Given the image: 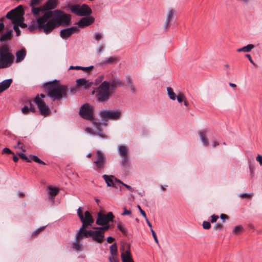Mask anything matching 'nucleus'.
Returning <instances> with one entry per match:
<instances>
[{
	"mask_svg": "<svg viewBox=\"0 0 262 262\" xmlns=\"http://www.w3.org/2000/svg\"><path fill=\"white\" fill-rule=\"evenodd\" d=\"M57 2L58 0H48L43 5V8L48 11L36 19V28L47 34L62 24L68 25L71 21L70 15L61 10L50 11L56 7Z\"/></svg>",
	"mask_w": 262,
	"mask_h": 262,
	"instance_id": "f257e3e1",
	"label": "nucleus"
},
{
	"mask_svg": "<svg viewBox=\"0 0 262 262\" xmlns=\"http://www.w3.org/2000/svg\"><path fill=\"white\" fill-rule=\"evenodd\" d=\"M44 88L48 96L54 100H60L67 94V87L57 80L46 83Z\"/></svg>",
	"mask_w": 262,
	"mask_h": 262,
	"instance_id": "f03ea898",
	"label": "nucleus"
},
{
	"mask_svg": "<svg viewBox=\"0 0 262 262\" xmlns=\"http://www.w3.org/2000/svg\"><path fill=\"white\" fill-rule=\"evenodd\" d=\"M123 84L119 79H114L111 82L107 81L103 82L98 89L97 98L100 101L107 100L111 94V90H113L115 87L122 86Z\"/></svg>",
	"mask_w": 262,
	"mask_h": 262,
	"instance_id": "7ed1b4c3",
	"label": "nucleus"
},
{
	"mask_svg": "<svg viewBox=\"0 0 262 262\" xmlns=\"http://www.w3.org/2000/svg\"><path fill=\"white\" fill-rule=\"evenodd\" d=\"M14 58L7 45L0 47V69L10 67L13 62Z\"/></svg>",
	"mask_w": 262,
	"mask_h": 262,
	"instance_id": "20e7f679",
	"label": "nucleus"
},
{
	"mask_svg": "<svg viewBox=\"0 0 262 262\" xmlns=\"http://www.w3.org/2000/svg\"><path fill=\"white\" fill-rule=\"evenodd\" d=\"M24 14V10L22 6L20 5L15 9L12 10L9 12L6 17L10 19L13 24H16L18 27L20 26L22 28L26 27V25L23 23Z\"/></svg>",
	"mask_w": 262,
	"mask_h": 262,
	"instance_id": "39448f33",
	"label": "nucleus"
},
{
	"mask_svg": "<svg viewBox=\"0 0 262 262\" xmlns=\"http://www.w3.org/2000/svg\"><path fill=\"white\" fill-rule=\"evenodd\" d=\"M92 160L95 166L94 168L100 171L104 168L106 163L105 155L100 151L97 150L93 153Z\"/></svg>",
	"mask_w": 262,
	"mask_h": 262,
	"instance_id": "423d86ee",
	"label": "nucleus"
},
{
	"mask_svg": "<svg viewBox=\"0 0 262 262\" xmlns=\"http://www.w3.org/2000/svg\"><path fill=\"white\" fill-rule=\"evenodd\" d=\"M70 8L71 12L77 16H87L92 13L91 9L86 4L72 5L70 6Z\"/></svg>",
	"mask_w": 262,
	"mask_h": 262,
	"instance_id": "0eeeda50",
	"label": "nucleus"
},
{
	"mask_svg": "<svg viewBox=\"0 0 262 262\" xmlns=\"http://www.w3.org/2000/svg\"><path fill=\"white\" fill-rule=\"evenodd\" d=\"M77 213L82 223L83 228H87L88 226H91L94 223V220L89 211H85L83 215L81 208H79L77 210Z\"/></svg>",
	"mask_w": 262,
	"mask_h": 262,
	"instance_id": "6e6552de",
	"label": "nucleus"
},
{
	"mask_svg": "<svg viewBox=\"0 0 262 262\" xmlns=\"http://www.w3.org/2000/svg\"><path fill=\"white\" fill-rule=\"evenodd\" d=\"M45 94H41L40 97L37 96L34 100V101L37 104V107L40 112V114L44 116L49 114L50 111L49 107L46 105L42 99L45 97Z\"/></svg>",
	"mask_w": 262,
	"mask_h": 262,
	"instance_id": "1a4fd4ad",
	"label": "nucleus"
},
{
	"mask_svg": "<svg viewBox=\"0 0 262 262\" xmlns=\"http://www.w3.org/2000/svg\"><path fill=\"white\" fill-rule=\"evenodd\" d=\"M93 107L86 103L82 105L80 107L79 115L85 119L92 120L93 119Z\"/></svg>",
	"mask_w": 262,
	"mask_h": 262,
	"instance_id": "9d476101",
	"label": "nucleus"
},
{
	"mask_svg": "<svg viewBox=\"0 0 262 262\" xmlns=\"http://www.w3.org/2000/svg\"><path fill=\"white\" fill-rule=\"evenodd\" d=\"M114 217V216L111 212L107 213L106 214L100 212L98 213L96 224L98 225H105L110 222L113 221Z\"/></svg>",
	"mask_w": 262,
	"mask_h": 262,
	"instance_id": "9b49d317",
	"label": "nucleus"
},
{
	"mask_svg": "<svg viewBox=\"0 0 262 262\" xmlns=\"http://www.w3.org/2000/svg\"><path fill=\"white\" fill-rule=\"evenodd\" d=\"M121 113L118 111H103L101 112L100 116L105 120L108 119L117 120L119 118Z\"/></svg>",
	"mask_w": 262,
	"mask_h": 262,
	"instance_id": "f8f14e48",
	"label": "nucleus"
},
{
	"mask_svg": "<svg viewBox=\"0 0 262 262\" xmlns=\"http://www.w3.org/2000/svg\"><path fill=\"white\" fill-rule=\"evenodd\" d=\"M89 236L92 237L94 241L102 243L104 239V235L101 232V231L97 229L96 230H89Z\"/></svg>",
	"mask_w": 262,
	"mask_h": 262,
	"instance_id": "ddd939ff",
	"label": "nucleus"
},
{
	"mask_svg": "<svg viewBox=\"0 0 262 262\" xmlns=\"http://www.w3.org/2000/svg\"><path fill=\"white\" fill-rule=\"evenodd\" d=\"M176 13V10L172 8L168 9L166 13V19L164 25V28L165 30H168L170 26V23L173 19Z\"/></svg>",
	"mask_w": 262,
	"mask_h": 262,
	"instance_id": "4468645a",
	"label": "nucleus"
},
{
	"mask_svg": "<svg viewBox=\"0 0 262 262\" xmlns=\"http://www.w3.org/2000/svg\"><path fill=\"white\" fill-rule=\"evenodd\" d=\"M79 31L77 27H72L69 28L62 30L60 31V36L63 39H67L70 37L72 34Z\"/></svg>",
	"mask_w": 262,
	"mask_h": 262,
	"instance_id": "2eb2a0df",
	"label": "nucleus"
},
{
	"mask_svg": "<svg viewBox=\"0 0 262 262\" xmlns=\"http://www.w3.org/2000/svg\"><path fill=\"white\" fill-rule=\"evenodd\" d=\"M110 252L111 256L109 257L110 262H119L118 257V249L117 244H113L110 247Z\"/></svg>",
	"mask_w": 262,
	"mask_h": 262,
	"instance_id": "dca6fc26",
	"label": "nucleus"
},
{
	"mask_svg": "<svg viewBox=\"0 0 262 262\" xmlns=\"http://www.w3.org/2000/svg\"><path fill=\"white\" fill-rule=\"evenodd\" d=\"M20 158L23 160H26L28 162H31L32 161H34L36 163H37L39 164L46 165V163L39 159L37 156L34 155H31L30 156V159H29L24 154L20 153L18 154Z\"/></svg>",
	"mask_w": 262,
	"mask_h": 262,
	"instance_id": "f3484780",
	"label": "nucleus"
},
{
	"mask_svg": "<svg viewBox=\"0 0 262 262\" xmlns=\"http://www.w3.org/2000/svg\"><path fill=\"white\" fill-rule=\"evenodd\" d=\"M94 21V18L93 17H85L81 18L77 23L78 26L80 28H83L88 26Z\"/></svg>",
	"mask_w": 262,
	"mask_h": 262,
	"instance_id": "a211bd4d",
	"label": "nucleus"
},
{
	"mask_svg": "<svg viewBox=\"0 0 262 262\" xmlns=\"http://www.w3.org/2000/svg\"><path fill=\"white\" fill-rule=\"evenodd\" d=\"M92 82H90L88 80L84 78H80L76 80V85L78 87H83L85 89H88L91 86Z\"/></svg>",
	"mask_w": 262,
	"mask_h": 262,
	"instance_id": "6ab92c4d",
	"label": "nucleus"
},
{
	"mask_svg": "<svg viewBox=\"0 0 262 262\" xmlns=\"http://www.w3.org/2000/svg\"><path fill=\"white\" fill-rule=\"evenodd\" d=\"M103 178L105 181L108 186H115V182L117 181L118 183H121V181L119 180L116 179L114 176L107 175H103Z\"/></svg>",
	"mask_w": 262,
	"mask_h": 262,
	"instance_id": "aec40b11",
	"label": "nucleus"
},
{
	"mask_svg": "<svg viewBox=\"0 0 262 262\" xmlns=\"http://www.w3.org/2000/svg\"><path fill=\"white\" fill-rule=\"evenodd\" d=\"M86 228H83V226L80 228L79 232L77 233L76 239L77 240H81L84 237H89V230H85Z\"/></svg>",
	"mask_w": 262,
	"mask_h": 262,
	"instance_id": "412c9836",
	"label": "nucleus"
},
{
	"mask_svg": "<svg viewBox=\"0 0 262 262\" xmlns=\"http://www.w3.org/2000/svg\"><path fill=\"white\" fill-rule=\"evenodd\" d=\"M121 258L122 262H134L129 250L121 253Z\"/></svg>",
	"mask_w": 262,
	"mask_h": 262,
	"instance_id": "4be33fe9",
	"label": "nucleus"
},
{
	"mask_svg": "<svg viewBox=\"0 0 262 262\" xmlns=\"http://www.w3.org/2000/svg\"><path fill=\"white\" fill-rule=\"evenodd\" d=\"M22 113L25 114H28L30 112H35V108L32 105L31 102L30 101L28 102L27 105H25L21 109Z\"/></svg>",
	"mask_w": 262,
	"mask_h": 262,
	"instance_id": "5701e85b",
	"label": "nucleus"
},
{
	"mask_svg": "<svg viewBox=\"0 0 262 262\" xmlns=\"http://www.w3.org/2000/svg\"><path fill=\"white\" fill-rule=\"evenodd\" d=\"M208 131L206 129L200 130L199 134L204 146H207L209 144L208 139L206 137Z\"/></svg>",
	"mask_w": 262,
	"mask_h": 262,
	"instance_id": "b1692460",
	"label": "nucleus"
},
{
	"mask_svg": "<svg viewBox=\"0 0 262 262\" xmlns=\"http://www.w3.org/2000/svg\"><path fill=\"white\" fill-rule=\"evenodd\" d=\"M12 82L11 79L5 80L0 83V93L8 89Z\"/></svg>",
	"mask_w": 262,
	"mask_h": 262,
	"instance_id": "393cba45",
	"label": "nucleus"
},
{
	"mask_svg": "<svg viewBox=\"0 0 262 262\" xmlns=\"http://www.w3.org/2000/svg\"><path fill=\"white\" fill-rule=\"evenodd\" d=\"M26 55V52L25 49H21L20 50L18 51L16 53V62H19L21 61L25 57Z\"/></svg>",
	"mask_w": 262,
	"mask_h": 262,
	"instance_id": "a878e982",
	"label": "nucleus"
},
{
	"mask_svg": "<svg viewBox=\"0 0 262 262\" xmlns=\"http://www.w3.org/2000/svg\"><path fill=\"white\" fill-rule=\"evenodd\" d=\"M12 30H10L7 31V32L3 33L0 37V41H6L11 39L12 35Z\"/></svg>",
	"mask_w": 262,
	"mask_h": 262,
	"instance_id": "bb28decb",
	"label": "nucleus"
},
{
	"mask_svg": "<svg viewBox=\"0 0 262 262\" xmlns=\"http://www.w3.org/2000/svg\"><path fill=\"white\" fill-rule=\"evenodd\" d=\"M45 11V9L43 8V6L41 7H31V12L34 16H37L40 15L41 13H42Z\"/></svg>",
	"mask_w": 262,
	"mask_h": 262,
	"instance_id": "cd10ccee",
	"label": "nucleus"
},
{
	"mask_svg": "<svg viewBox=\"0 0 262 262\" xmlns=\"http://www.w3.org/2000/svg\"><path fill=\"white\" fill-rule=\"evenodd\" d=\"M119 153L121 157L128 156V149L124 145H121L119 147Z\"/></svg>",
	"mask_w": 262,
	"mask_h": 262,
	"instance_id": "c85d7f7f",
	"label": "nucleus"
},
{
	"mask_svg": "<svg viewBox=\"0 0 262 262\" xmlns=\"http://www.w3.org/2000/svg\"><path fill=\"white\" fill-rule=\"evenodd\" d=\"M49 193L50 195L51 196L52 199L54 200L55 196L58 194L59 192V189L56 187H53L52 186H49L48 187Z\"/></svg>",
	"mask_w": 262,
	"mask_h": 262,
	"instance_id": "c756f323",
	"label": "nucleus"
},
{
	"mask_svg": "<svg viewBox=\"0 0 262 262\" xmlns=\"http://www.w3.org/2000/svg\"><path fill=\"white\" fill-rule=\"evenodd\" d=\"M254 45H253L252 44H249V45H248L247 46H245L243 48L238 49L237 50V52H249L252 49H253L254 48Z\"/></svg>",
	"mask_w": 262,
	"mask_h": 262,
	"instance_id": "7c9ffc66",
	"label": "nucleus"
},
{
	"mask_svg": "<svg viewBox=\"0 0 262 262\" xmlns=\"http://www.w3.org/2000/svg\"><path fill=\"white\" fill-rule=\"evenodd\" d=\"M167 90L169 98L172 100H175L176 98V95L173 92L172 89L170 87H168Z\"/></svg>",
	"mask_w": 262,
	"mask_h": 262,
	"instance_id": "2f4dec72",
	"label": "nucleus"
},
{
	"mask_svg": "<svg viewBox=\"0 0 262 262\" xmlns=\"http://www.w3.org/2000/svg\"><path fill=\"white\" fill-rule=\"evenodd\" d=\"M122 161L121 164L123 167L129 166V158L128 156L121 157Z\"/></svg>",
	"mask_w": 262,
	"mask_h": 262,
	"instance_id": "473e14b6",
	"label": "nucleus"
},
{
	"mask_svg": "<svg viewBox=\"0 0 262 262\" xmlns=\"http://www.w3.org/2000/svg\"><path fill=\"white\" fill-rule=\"evenodd\" d=\"M244 228L242 226H236L234 227L233 233L235 234H239L243 231Z\"/></svg>",
	"mask_w": 262,
	"mask_h": 262,
	"instance_id": "72a5a7b5",
	"label": "nucleus"
},
{
	"mask_svg": "<svg viewBox=\"0 0 262 262\" xmlns=\"http://www.w3.org/2000/svg\"><path fill=\"white\" fill-rule=\"evenodd\" d=\"M81 240H77L76 239V241L75 243L73 244L72 245V248L73 249L78 251L80 250L81 249V245L80 244V242Z\"/></svg>",
	"mask_w": 262,
	"mask_h": 262,
	"instance_id": "f704fd0d",
	"label": "nucleus"
},
{
	"mask_svg": "<svg viewBox=\"0 0 262 262\" xmlns=\"http://www.w3.org/2000/svg\"><path fill=\"white\" fill-rule=\"evenodd\" d=\"M118 229L122 232L124 235H126L127 233V230L124 227L122 223H119L117 225Z\"/></svg>",
	"mask_w": 262,
	"mask_h": 262,
	"instance_id": "c9c22d12",
	"label": "nucleus"
},
{
	"mask_svg": "<svg viewBox=\"0 0 262 262\" xmlns=\"http://www.w3.org/2000/svg\"><path fill=\"white\" fill-rule=\"evenodd\" d=\"M103 226H104L102 227L97 228L96 229H98L99 231H101V232L102 233V234L104 235V232L110 228V225L108 224H106V225H103Z\"/></svg>",
	"mask_w": 262,
	"mask_h": 262,
	"instance_id": "e433bc0d",
	"label": "nucleus"
},
{
	"mask_svg": "<svg viewBox=\"0 0 262 262\" xmlns=\"http://www.w3.org/2000/svg\"><path fill=\"white\" fill-rule=\"evenodd\" d=\"M41 0H31L30 6L31 7H36L39 5Z\"/></svg>",
	"mask_w": 262,
	"mask_h": 262,
	"instance_id": "4c0bfd02",
	"label": "nucleus"
},
{
	"mask_svg": "<svg viewBox=\"0 0 262 262\" xmlns=\"http://www.w3.org/2000/svg\"><path fill=\"white\" fill-rule=\"evenodd\" d=\"M118 61V59L117 57H110L107 60H106L104 63H112L114 62H116Z\"/></svg>",
	"mask_w": 262,
	"mask_h": 262,
	"instance_id": "58836bf2",
	"label": "nucleus"
},
{
	"mask_svg": "<svg viewBox=\"0 0 262 262\" xmlns=\"http://www.w3.org/2000/svg\"><path fill=\"white\" fill-rule=\"evenodd\" d=\"M127 82L128 84L129 85V86L131 89V90L133 92H135V89L134 85L133 84L132 79L130 77H128L127 78Z\"/></svg>",
	"mask_w": 262,
	"mask_h": 262,
	"instance_id": "ea45409f",
	"label": "nucleus"
},
{
	"mask_svg": "<svg viewBox=\"0 0 262 262\" xmlns=\"http://www.w3.org/2000/svg\"><path fill=\"white\" fill-rule=\"evenodd\" d=\"M177 100L179 102H182L184 101V100L185 99V96L183 94H179L177 97Z\"/></svg>",
	"mask_w": 262,
	"mask_h": 262,
	"instance_id": "a19ab883",
	"label": "nucleus"
},
{
	"mask_svg": "<svg viewBox=\"0 0 262 262\" xmlns=\"http://www.w3.org/2000/svg\"><path fill=\"white\" fill-rule=\"evenodd\" d=\"M203 227L205 229H209L211 227L210 223L209 222L204 221L203 223Z\"/></svg>",
	"mask_w": 262,
	"mask_h": 262,
	"instance_id": "79ce46f5",
	"label": "nucleus"
},
{
	"mask_svg": "<svg viewBox=\"0 0 262 262\" xmlns=\"http://www.w3.org/2000/svg\"><path fill=\"white\" fill-rule=\"evenodd\" d=\"M13 25H14L13 29H14V31L16 32V35L17 36L20 35V31L19 29L18 25H17L16 24H13Z\"/></svg>",
	"mask_w": 262,
	"mask_h": 262,
	"instance_id": "37998d69",
	"label": "nucleus"
},
{
	"mask_svg": "<svg viewBox=\"0 0 262 262\" xmlns=\"http://www.w3.org/2000/svg\"><path fill=\"white\" fill-rule=\"evenodd\" d=\"M124 211L121 213L122 215H129L131 214L132 211L130 210H127L125 207L123 208Z\"/></svg>",
	"mask_w": 262,
	"mask_h": 262,
	"instance_id": "c03bdc74",
	"label": "nucleus"
},
{
	"mask_svg": "<svg viewBox=\"0 0 262 262\" xmlns=\"http://www.w3.org/2000/svg\"><path fill=\"white\" fill-rule=\"evenodd\" d=\"M2 154H14V153H13L9 148H7V147L4 148L3 149Z\"/></svg>",
	"mask_w": 262,
	"mask_h": 262,
	"instance_id": "a18cd8bd",
	"label": "nucleus"
},
{
	"mask_svg": "<svg viewBox=\"0 0 262 262\" xmlns=\"http://www.w3.org/2000/svg\"><path fill=\"white\" fill-rule=\"evenodd\" d=\"M93 69V66H90L89 67H82L81 70L84 71L86 72H89Z\"/></svg>",
	"mask_w": 262,
	"mask_h": 262,
	"instance_id": "49530a36",
	"label": "nucleus"
},
{
	"mask_svg": "<svg viewBox=\"0 0 262 262\" xmlns=\"http://www.w3.org/2000/svg\"><path fill=\"white\" fill-rule=\"evenodd\" d=\"M253 195L249 193H243L241 195V197L242 198H251Z\"/></svg>",
	"mask_w": 262,
	"mask_h": 262,
	"instance_id": "de8ad7c7",
	"label": "nucleus"
},
{
	"mask_svg": "<svg viewBox=\"0 0 262 262\" xmlns=\"http://www.w3.org/2000/svg\"><path fill=\"white\" fill-rule=\"evenodd\" d=\"M151 232L152 236H153L155 242H156V243L158 244V238L157 237L155 232L154 231V230L152 229H151Z\"/></svg>",
	"mask_w": 262,
	"mask_h": 262,
	"instance_id": "09e8293b",
	"label": "nucleus"
},
{
	"mask_svg": "<svg viewBox=\"0 0 262 262\" xmlns=\"http://www.w3.org/2000/svg\"><path fill=\"white\" fill-rule=\"evenodd\" d=\"M223 228V225L221 224H216L214 227V229L215 230H220L222 229Z\"/></svg>",
	"mask_w": 262,
	"mask_h": 262,
	"instance_id": "8fccbe9b",
	"label": "nucleus"
},
{
	"mask_svg": "<svg viewBox=\"0 0 262 262\" xmlns=\"http://www.w3.org/2000/svg\"><path fill=\"white\" fill-rule=\"evenodd\" d=\"M256 160L259 163L260 165H262V156L258 155L256 158Z\"/></svg>",
	"mask_w": 262,
	"mask_h": 262,
	"instance_id": "3c124183",
	"label": "nucleus"
},
{
	"mask_svg": "<svg viewBox=\"0 0 262 262\" xmlns=\"http://www.w3.org/2000/svg\"><path fill=\"white\" fill-rule=\"evenodd\" d=\"M44 228H41L40 229H37L35 232H34L32 234V236H35L37 235Z\"/></svg>",
	"mask_w": 262,
	"mask_h": 262,
	"instance_id": "603ef678",
	"label": "nucleus"
},
{
	"mask_svg": "<svg viewBox=\"0 0 262 262\" xmlns=\"http://www.w3.org/2000/svg\"><path fill=\"white\" fill-rule=\"evenodd\" d=\"M102 37V35L99 33H96L95 35V39L97 40H99Z\"/></svg>",
	"mask_w": 262,
	"mask_h": 262,
	"instance_id": "864d4df0",
	"label": "nucleus"
},
{
	"mask_svg": "<svg viewBox=\"0 0 262 262\" xmlns=\"http://www.w3.org/2000/svg\"><path fill=\"white\" fill-rule=\"evenodd\" d=\"M138 208L139 209L141 214L144 216L145 219H146L147 216L145 211L141 209V207L139 205L138 206Z\"/></svg>",
	"mask_w": 262,
	"mask_h": 262,
	"instance_id": "5fc2aeb1",
	"label": "nucleus"
},
{
	"mask_svg": "<svg viewBox=\"0 0 262 262\" xmlns=\"http://www.w3.org/2000/svg\"><path fill=\"white\" fill-rule=\"evenodd\" d=\"M219 218V216L216 215H212L211 216V222L212 223H214V222H215L216 221V220L218 219Z\"/></svg>",
	"mask_w": 262,
	"mask_h": 262,
	"instance_id": "6e6d98bb",
	"label": "nucleus"
},
{
	"mask_svg": "<svg viewBox=\"0 0 262 262\" xmlns=\"http://www.w3.org/2000/svg\"><path fill=\"white\" fill-rule=\"evenodd\" d=\"M81 68L82 67L79 66H71L69 68V70H81Z\"/></svg>",
	"mask_w": 262,
	"mask_h": 262,
	"instance_id": "4d7b16f0",
	"label": "nucleus"
},
{
	"mask_svg": "<svg viewBox=\"0 0 262 262\" xmlns=\"http://www.w3.org/2000/svg\"><path fill=\"white\" fill-rule=\"evenodd\" d=\"M123 185H124L127 189H128L129 190L133 191V189L129 186L127 184H124L121 182V183Z\"/></svg>",
	"mask_w": 262,
	"mask_h": 262,
	"instance_id": "13d9d810",
	"label": "nucleus"
},
{
	"mask_svg": "<svg viewBox=\"0 0 262 262\" xmlns=\"http://www.w3.org/2000/svg\"><path fill=\"white\" fill-rule=\"evenodd\" d=\"M115 240V238L112 237H108L107 238V242L108 243H112Z\"/></svg>",
	"mask_w": 262,
	"mask_h": 262,
	"instance_id": "bf43d9fd",
	"label": "nucleus"
},
{
	"mask_svg": "<svg viewBox=\"0 0 262 262\" xmlns=\"http://www.w3.org/2000/svg\"><path fill=\"white\" fill-rule=\"evenodd\" d=\"M246 56L248 58V59L249 60V61H250L251 63H252L253 64H255L254 61H253V60L251 58V56L249 54H246Z\"/></svg>",
	"mask_w": 262,
	"mask_h": 262,
	"instance_id": "052dcab7",
	"label": "nucleus"
},
{
	"mask_svg": "<svg viewBox=\"0 0 262 262\" xmlns=\"http://www.w3.org/2000/svg\"><path fill=\"white\" fill-rule=\"evenodd\" d=\"M17 146H18V147L19 148H20V149H22L23 151H24V152H25V149H24L23 148V144H21V143H20L18 142V145H17Z\"/></svg>",
	"mask_w": 262,
	"mask_h": 262,
	"instance_id": "680f3d73",
	"label": "nucleus"
},
{
	"mask_svg": "<svg viewBox=\"0 0 262 262\" xmlns=\"http://www.w3.org/2000/svg\"><path fill=\"white\" fill-rule=\"evenodd\" d=\"M146 221V223L148 225V226L150 228V229H152V226H151V223H150V222L149 221L148 219H147V217H146V219H145Z\"/></svg>",
	"mask_w": 262,
	"mask_h": 262,
	"instance_id": "e2e57ef3",
	"label": "nucleus"
},
{
	"mask_svg": "<svg viewBox=\"0 0 262 262\" xmlns=\"http://www.w3.org/2000/svg\"><path fill=\"white\" fill-rule=\"evenodd\" d=\"M221 218L223 220H225L228 219V216L225 214H222L221 215Z\"/></svg>",
	"mask_w": 262,
	"mask_h": 262,
	"instance_id": "0e129e2a",
	"label": "nucleus"
},
{
	"mask_svg": "<svg viewBox=\"0 0 262 262\" xmlns=\"http://www.w3.org/2000/svg\"><path fill=\"white\" fill-rule=\"evenodd\" d=\"M104 48V46L103 45H101L98 49L99 53H100L101 52H102Z\"/></svg>",
	"mask_w": 262,
	"mask_h": 262,
	"instance_id": "69168bd1",
	"label": "nucleus"
},
{
	"mask_svg": "<svg viewBox=\"0 0 262 262\" xmlns=\"http://www.w3.org/2000/svg\"><path fill=\"white\" fill-rule=\"evenodd\" d=\"M4 25L3 23H0V32L4 29Z\"/></svg>",
	"mask_w": 262,
	"mask_h": 262,
	"instance_id": "338daca9",
	"label": "nucleus"
},
{
	"mask_svg": "<svg viewBox=\"0 0 262 262\" xmlns=\"http://www.w3.org/2000/svg\"><path fill=\"white\" fill-rule=\"evenodd\" d=\"M213 147H216V146L219 145V143L217 142V141H214L213 142Z\"/></svg>",
	"mask_w": 262,
	"mask_h": 262,
	"instance_id": "774afa93",
	"label": "nucleus"
}]
</instances>
